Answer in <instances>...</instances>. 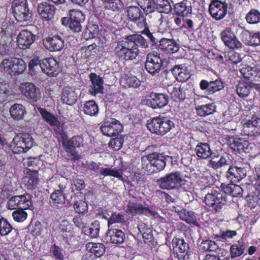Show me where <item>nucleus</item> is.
Instances as JSON below:
<instances>
[{"label":"nucleus","mask_w":260,"mask_h":260,"mask_svg":"<svg viewBox=\"0 0 260 260\" xmlns=\"http://www.w3.org/2000/svg\"><path fill=\"white\" fill-rule=\"evenodd\" d=\"M204 201L207 206L214 207L218 211L226 204L228 201L227 196L223 190L219 192H212L206 195Z\"/></svg>","instance_id":"10"},{"label":"nucleus","mask_w":260,"mask_h":260,"mask_svg":"<svg viewBox=\"0 0 260 260\" xmlns=\"http://www.w3.org/2000/svg\"><path fill=\"white\" fill-rule=\"evenodd\" d=\"M174 9L177 15H181L186 17L191 12V7L187 0H183L180 3L176 4Z\"/></svg>","instance_id":"38"},{"label":"nucleus","mask_w":260,"mask_h":260,"mask_svg":"<svg viewBox=\"0 0 260 260\" xmlns=\"http://www.w3.org/2000/svg\"><path fill=\"white\" fill-rule=\"evenodd\" d=\"M38 111L43 119L52 127L56 134L59 135L58 137L61 139L62 146L65 147V132L63 128V124L60 125L57 117L46 109L40 108L38 109Z\"/></svg>","instance_id":"8"},{"label":"nucleus","mask_w":260,"mask_h":260,"mask_svg":"<svg viewBox=\"0 0 260 260\" xmlns=\"http://www.w3.org/2000/svg\"><path fill=\"white\" fill-rule=\"evenodd\" d=\"M174 127V122L167 117H156L147 121V127L152 133L164 135Z\"/></svg>","instance_id":"3"},{"label":"nucleus","mask_w":260,"mask_h":260,"mask_svg":"<svg viewBox=\"0 0 260 260\" xmlns=\"http://www.w3.org/2000/svg\"><path fill=\"white\" fill-rule=\"evenodd\" d=\"M141 32L145 35L149 39L150 42L152 43V46H157L159 44V39L156 37L157 34L155 32H151L148 27L146 25L142 29L140 30Z\"/></svg>","instance_id":"50"},{"label":"nucleus","mask_w":260,"mask_h":260,"mask_svg":"<svg viewBox=\"0 0 260 260\" xmlns=\"http://www.w3.org/2000/svg\"><path fill=\"white\" fill-rule=\"evenodd\" d=\"M90 252L95 255L96 257H100L104 254L105 248L102 243H93L90 250Z\"/></svg>","instance_id":"57"},{"label":"nucleus","mask_w":260,"mask_h":260,"mask_svg":"<svg viewBox=\"0 0 260 260\" xmlns=\"http://www.w3.org/2000/svg\"><path fill=\"white\" fill-rule=\"evenodd\" d=\"M146 105L152 109L161 108L168 105L169 101L167 94L151 92L145 97Z\"/></svg>","instance_id":"11"},{"label":"nucleus","mask_w":260,"mask_h":260,"mask_svg":"<svg viewBox=\"0 0 260 260\" xmlns=\"http://www.w3.org/2000/svg\"><path fill=\"white\" fill-rule=\"evenodd\" d=\"M139 6L141 9L143 10V11L146 14L153 13L154 16H156L158 18V23L161 24L163 21L162 15L160 13V11L155 12V10L157 9V6L154 0H147L144 2L143 6L140 5L139 4Z\"/></svg>","instance_id":"29"},{"label":"nucleus","mask_w":260,"mask_h":260,"mask_svg":"<svg viewBox=\"0 0 260 260\" xmlns=\"http://www.w3.org/2000/svg\"><path fill=\"white\" fill-rule=\"evenodd\" d=\"M12 40L13 38L11 34L3 31V30L0 31V44L5 45L8 48L9 45Z\"/></svg>","instance_id":"58"},{"label":"nucleus","mask_w":260,"mask_h":260,"mask_svg":"<svg viewBox=\"0 0 260 260\" xmlns=\"http://www.w3.org/2000/svg\"><path fill=\"white\" fill-rule=\"evenodd\" d=\"M245 249V243L242 240L232 245L230 247L231 258H234L242 255L244 252Z\"/></svg>","instance_id":"42"},{"label":"nucleus","mask_w":260,"mask_h":260,"mask_svg":"<svg viewBox=\"0 0 260 260\" xmlns=\"http://www.w3.org/2000/svg\"><path fill=\"white\" fill-rule=\"evenodd\" d=\"M25 112V108L22 104H15L10 108L11 116L17 120L22 119Z\"/></svg>","instance_id":"44"},{"label":"nucleus","mask_w":260,"mask_h":260,"mask_svg":"<svg viewBox=\"0 0 260 260\" xmlns=\"http://www.w3.org/2000/svg\"><path fill=\"white\" fill-rule=\"evenodd\" d=\"M139 46L147 48L148 42L140 35L127 36L123 40L117 43L114 49L115 55L121 60H133L139 54Z\"/></svg>","instance_id":"1"},{"label":"nucleus","mask_w":260,"mask_h":260,"mask_svg":"<svg viewBox=\"0 0 260 260\" xmlns=\"http://www.w3.org/2000/svg\"><path fill=\"white\" fill-rule=\"evenodd\" d=\"M40 63L41 61L38 56H35L30 60L28 64L29 72L30 74H35L37 71H39L41 69Z\"/></svg>","instance_id":"53"},{"label":"nucleus","mask_w":260,"mask_h":260,"mask_svg":"<svg viewBox=\"0 0 260 260\" xmlns=\"http://www.w3.org/2000/svg\"><path fill=\"white\" fill-rule=\"evenodd\" d=\"M196 110L198 115L205 117L213 114L216 110V105L214 103L198 105L196 107Z\"/></svg>","instance_id":"34"},{"label":"nucleus","mask_w":260,"mask_h":260,"mask_svg":"<svg viewBox=\"0 0 260 260\" xmlns=\"http://www.w3.org/2000/svg\"><path fill=\"white\" fill-rule=\"evenodd\" d=\"M123 126L117 120L112 119L110 121L104 122L101 127L103 134L108 137H114L118 135L122 131Z\"/></svg>","instance_id":"17"},{"label":"nucleus","mask_w":260,"mask_h":260,"mask_svg":"<svg viewBox=\"0 0 260 260\" xmlns=\"http://www.w3.org/2000/svg\"><path fill=\"white\" fill-rule=\"evenodd\" d=\"M82 110L83 112L89 116H94L99 112V107L94 101L90 100L85 102Z\"/></svg>","instance_id":"41"},{"label":"nucleus","mask_w":260,"mask_h":260,"mask_svg":"<svg viewBox=\"0 0 260 260\" xmlns=\"http://www.w3.org/2000/svg\"><path fill=\"white\" fill-rule=\"evenodd\" d=\"M69 204L73 206L76 212L79 214H84L88 211L87 203L77 196L72 197Z\"/></svg>","instance_id":"32"},{"label":"nucleus","mask_w":260,"mask_h":260,"mask_svg":"<svg viewBox=\"0 0 260 260\" xmlns=\"http://www.w3.org/2000/svg\"><path fill=\"white\" fill-rule=\"evenodd\" d=\"M100 232V222L95 220L91 223L90 226H86L84 232L85 235L88 236L91 238H97Z\"/></svg>","instance_id":"46"},{"label":"nucleus","mask_w":260,"mask_h":260,"mask_svg":"<svg viewBox=\"0 0 260 260\" xmlns=\"http://www.w3.org/2000/svg\"><path fill=\"white\" fill-rule=\"evenodd\" d=\"M209 86V92L211 93L219 91L224 87L223 84L220 79L210 81V86Z\"/></svg>","instance_id":"63"},{"label":"nucleus","mask_w":260,"mask_h":260,"mask_svg":"<svg viewBox=\"0 0 260 260\" xmlns=\"http://www.w3.org/2000/svg\"><path fill=\"white\" fill-rule=\"evenodd\" d=\"M25 209L18 208L12 213V217L14 220L17 222H23L27 216V213L24 211Z\"/></svg>","instance_id":"54"},{"label":"nucleus","mask_w":260,"mask_h":260,"mask_svg":"<svg viewBox=\"0 0 260 260\" xmlns=\"http://www.w3.org/2000/svg\"><path fill=\"white\" fill-rule=\"evenodd\" d=\"M232 145V148L235 151L237 150L240 152L244 151L245 148L247 147V142L242 139H235Z\"/></svg>","instance_id":"62"},{"label":"nucleus","mask_w":260,"mask_h":260,"mask_svg":"<svg viewBox=\"0 0 260 260\" xmlns=\"http://www.w3.org/2000/svg\"><path fill=\"white\" fill-rule=\"evenodd\" d=\"M221 187L226 195L229 194L233 197L241 196L243 192L242 188L240 185L235 184H221Z\"/></svg>","instance_id":"35"},{"label":"nucleus","mask_w":260,"mask_h":260,"mask_svg":"<svg viewBox=\"0 0 260 260\" xmlns=\"http://www.w3.org/2000/svg\"><path fill=\"white\" fill-rule=\"evenodd\" d=\"M83 139L81 136H75L68 141L66 144V152L69 157L74 160H78L80 156L76 151V148H79L83 145Z\"/></svg>","instance_id":"19"},{"label":"nucleus","mask_w":260,"mask_h":260,"mask_svg":"<svg viewBox=\"0 0 260 260\" xmlns=\"http://www.w3.org/2000/svg\"><path fill=\"white\" fill-rule=\"evenodd\" d=\"M172 157L165 155L163 153L152 152L141 158V164L143 169L148 173L160 172L163 170L167 161L172 160Z\"/></svg>","instance_id":"2"},{"label":"nucleus","mask_w":260,"mask_h":260,"mask_svg":"<svg viewBox=\"0 0 260 260\" xmlns=\"http://www.w3.org/2000/svg\"><path fill=\"white\" fill-rule=\"evenodd\" d=\"M125 85L128 87L137 88L141 84L140 80L136 76L127 77L124 79Z\"/></svg>","instance_id":"59"},{"label":"nucleus","mask_w":260,"mask_h":260,"mask_svg":"<svg viewBox=\"0 0 260 260\" xmlns=\"http://www.w3.org/2000/svg\"><path fill=\"white\" fill-rule=\"evenodd\" d=\"M9 94L10 90L8 84L4 81L0 80V98L3 100H6Z\"/></svg>","instance_id":"60"},{"label":"nucleus","mask_w":260,"mask_h":260,"mask_svg":"<svg viewBox=\"0 0 260 260\" xmlns=\"http://www.w3.org/2000/svg\"><path fill=\"white\" fill-rule=\"evenodd\" d=\"M34 141L28 133H19L14 137L11 143V149L15 154L26 152L33 145Z\"/></svg>","instance_id":"5"},{"label":"nucleus","mask_w":260,"mask_h":260,"mask_svg":"<svg viewBox=\"0 0 260 260\" xmlns=\"http://www.w3.org/2000/svg\"><path fill=\"white\" fill-rule=\"evenodd\" d=\"M240 72L246 80H257L260 78V69L257 67L245 66L240 69Z\"/></svg>","instance_id":"31"},{"label":"nucleus","mask_w":260,"mask_h":260,"mask_svg":"<svg viewBox=\"0 0 260 260\" xmlns=\"http://www.w3.org/2000/svg\"><path fill=\"white\" fill-rule=\"evenodd\" d=\"M123 142L124 139L122 136L112 139L108 144L109 147L115 151L119 150L122 148Z\"/></svg>","instance_id":"56"},{"label":"nucleus","mask_w":260,"mask_h":260,"mask_svg":"<svg viewBox=\"0 0 260 260\" xmlns=\"http://www.w3.org/2000/svg\"><path fill=\"white\" fill-rule=\"evenodd\" d=\"M168 91L171 94V99L175 102H181L185 98V93L180 87H170Z\"/></svg>","instance_id":"45"},{"label":"nucleus","mask_w":260,"mask_h":260,"mask_svg":"<svg viewBox=\"0 0 260 260\" xmlns=\"http://www.w3.org/2000/svg\"><path fill=\"white\" fill-rule=\"evenodd\" d=\"M179 45L174 40L161 38L159 41V44L156 46V48L159 51L167 53L173 54L178 51Z\"/></svg>","instance_id":"21"},{"label":"nucleus","mask_w":260,"mask_h":260,"mask_svg":"<svg viewBox=\"0 0 260 260\" xmlns=\"http://www.w3.org/2000/svg\"><path fill=\"white\" fill-rule=\"evenodd\" d=\"M90 79L93 87L90 90V93L95 95L97 93H102L103 89V80L101 77L95 73H91Z\"/></svg>","instance_id":"33"},{"label":"nucleus","mask_w":260,"mask_h":260,"mask_svg":"<svg viewBox=\"0 0 260 260\" xmlns=\"http://www.w3.org/2000/svg\"><path fill=\"white\" fill-rule=\"evenodd\" d=\"M125 222L124 218L123 215L120 214L119 213H113L112 214L111 216L108 221V228L113 226L112 225L116 223H123Z\"/></svg>","instance_id":"55"},{"label":"nucleus","mask_w":260,"mask_h":260,"mask_svg":"<svg viewBox=\"0 0 260 260\" xmlns=\"http://www.w3.org/2000/svg\"><path fill=\"white\" fill-rule=\"evenodd\" d=\"M69 20H68L69 27L74 32H79L81 30L80 21L83 19L82 12L78 10H71L69 13Z\"/></svg>","instance_id":"25"},{"label":"nucleus","mask_w":260,"mask_h":260,"mask_svg":"<svg viewBox=\"0 0 260 260\" xmlns=\"http://www.w3.org/2000/svg\"><path fill=\"white\" fill-rule=\"evenodd\" d=\"M52 200V204L58 208L63 207L65 203V195L63 190L61 189L55 190L50 196Z\"/></svg>","instance_id":"37"},{"label":"nucleus","mask_w":260,"mask_h":260,"mask_svg":"<svg viewBox=\"0 0 260 260\" xmlns=\"http://www.w3.org/2000/svg\"><path fill=\"white\" fill-rule=\"evenodd\" d=\"M172 243L174 257L178 260H187L189 249L188 244L184 239L178 238L173 239Z\"/></svg>","instance_id":"14"},{"label":"nucleus","mask_w":260,"mask_h":260,"mask_svg":"<svg viewBox=\"0 0 260 260\" xmlns=\"http://www.w3.org/2000/svg\"><path fill=\"white\" fill-rule=\"evenodd\" d=\"M0 235L7 236V240L9 243H13L18 238V233L16 229H14L8 220L4 218L0 219Z\"/></svg>","instance_id":"15"},{"label":"nucleus","mask_w":260,"mask_h":260,"mask_svg":"<svg viewBox=\"0 0 260 260\" xmlns=\"http://www.w3.org/2000/svg\"><path fill=\"white\" fill-rule=\"evenodd\" d=\"M195 152L199 157L204 159L211 158L213 154L210 145L207 143H198L196 146Z\"/></svg>","instance_id":"30"},{"label":"nucleus","mask_w":260,"mask_h":260,"mask_svg":"<svg viewBox=\"0 0 260 260\" xmlns=\"http://www.w3.org/2000/svg\"><path fill=\"white\" fill-rule=\"evenodd\" d=\"M179 215L180 218L186 223L189 224H195L197 222V218L194 212L191 211L183 209L179 211H176Z\"/></svg>","instance_id":"43"},{"label":"nucleus","mask_w":260,"mask_h":260,"mask_svg":"<svg viewBox=\"0 0 260 260\" xmlns=\"http://www.w3.org/2000/svg\"><path fill=\"white\" fill-rule=\"evenodd\" d=\"M113 228H109L106 235L107 240L114 244L122 243L125 239L124 233L121 230Z\"/></svg>","instance_id":"28"},{"label":"nucleus","mask_w":260,"mask_h":260,"mask_svg":"<svg viewBox=\"0 0 260 260\" xmlns=\"http://www.w3.org/2000/svg\"><path fill=\"white\" fill-rule=\"evenodd\" d=\"M239 38L246 45H249L251 32L249 31L241 28L239 30Z\"/></svg>","instance_id":"64"},{"label":"nucleus","mask_w":260,"mask_h":260,"mask_svg":"<svg viewBox=\"0 0 260 260\" xmlns=\"http://www.w3.org/2000/svg\"><path fill=\"white\" fill-rule=\"evenodd\" d=\"M246 21L251 24L260 22V12L256 9H251L246 15Z\"/></svg>","instance_id":"49"},{"label":"nucleus","mask_w":260,"mask_h":260,"mask_svg":"<svg viewBox=\"0 0 260 260\" xmlns=\"http://www.w3.org/2000/svg\"><path fill=\"white\" fill-rule=\"evenodd\" d=\"M221 39L225 46L230 48H241L242 44L237 39L230 27H226L220 34Z\"/></svg>","instance_id":"16"},{"label":"nucleus","mask_w":260,"mask_h":260,"mask_svg":"<svg viewBox=\"0 0 260 260\" xmlns=\"http://www.w3.org/2000/svg\"><path fill=\"white\" fill-rule=\"evenodd\" d=\"M44 43L45 47L51 51H59L64 46V40L58 35L46 38Z\"/></svg>","instance_id":"26"},{"label":"nucleus","mask_w":260,"mask_h":260,"mask_svg":"<svg viewBox=\"0 0 260 260\" xmlns=\"http://www.w3.org/2000/svg\"><path fill=\"white\" fill-rule=\"evenodd\" d=\"M127 13L128 21L132 22V29L134 32H140L147 25L146 18L138 7H128Z\"/></svg>","instance_id":"6"},{"label":"nucleus","mask_w":260,"mask_h":260,"mask_svg":"<svg viewBox=\"0 0 260 260\" xmlns=\"http://www.w3.org/2000/svg\"><path fill=\"white\" fill-rule=\"evenodd\" d=\"M228 4L226 1L212 0L209 6V12L213 18L216 20L223 19L227 13Z\"/></svg>","instance_id":"12"},{"label":"nucleus","mask_w":260,"mask_h":260,"mask_svg":"<svg viewBox=\"0 0 260 260\" xmlns=\"http://www.w3.org/2000/svg\"><path fill=\"white\" fill-rule=\"evenodd\" d=\"M36 36L27 30H21L17 37L19 48L25 49L29 47L35 40Z\"/></svg>","instance_id":"24"},{"label":"nucleus","mask_w":260,"mask_h":260,"mask_svg":"<svg viewBox=\"0 0 260 260\" xmlns=\"http://www.w3.org/2000/svg\"><path fill=\"white\" fill-rule=\"evenodd\" d=\"M243 128L248 136L260 135V118L257 116H253L250 119L246 120L243 123Z\"/></svg>","instance_id":"22"},{"label":"nucleus","mask_w":260,"mask_h":260,"mask_svg":"<svg viewBox=\"0 0 260 260\" xmlns=\"http://www.w3.org/2000/svg\"><path fill=\"white\" fill-rule=\"evenodd\" d=\"M162 65V61L157 53L151 52L147 55L145 68L151 75L154 76L158 74Z\"/></svg>","instance_id":"13"},{"label":"nucleus","mask_w":260,"mask_h":260,"mask_svg":"<svg viewBox=\"0 0 260 260\" xmlns=\"http://www.w3.org/2000/svg\"><path fill=\"white\" fill-rule=\"evenodd\" d=\"M32 196L26 193L19 196L12 197L7 204L9 209L13 210L16 208L21 209L32 210Z\"/></svg>","instance_id":"9"},{"label":"nucleus","mask_w":260,"mask_h":260,"mask_svg":"<svg viewBox=\"0 0 260 260\" xmlns=\"http://www.w3.org/2000/svg\"><path fill=\"white\" fill-rule=\"evenodd\" d=\"M13 15L18 22H30L32 20V14L28 8L22 11L13 13Z\"/></svg>","instance_id":"39"},{"label":"nucleus","mask_w":260,"mask_h":260,"mask_svg":"<svg viewBox=\"0 0 260 260\" xmlns=\"http://www.w3.org/2000/svg\"><path fill=\"white\" fill-rule=\"evenodd\" d=\"M127 212L134 216L137 214H142L150 212L149 209L143 207L141 204L134 202H129L127 205Z\"/></svg>","instance_id":"36"},{"label":"nucleus","mask_w":260,"mask_h":260,"mask_svg":"<svg viewBox=\"0 0 260 260\" xmlns=\"http://www.w3.org/2000/svg\"><path fill=\"white\" fill-rule=\"evenodd\" d=\"M37 11L40 18L43 21H48L53 18L55 8L53 5L47 2H43L38 4Z\"/></svg>","instance_id":"23"},{"label":"nucleus","mask_w":260,"mask_h":260,"mask_svg":"<svg viewBox=\"0 0 260 260\" xmlns=\"http://www.w3.org/2000/svg\"><path fill=\"white\" fill-rule=\"evenodd\" d=\"M104 6L113 11H118L122 8V3L120 0H102Z\"/></svg>","instance_id":"48"},{"label":"nucleus","mask_w":260,"mask_h":260,"mask_svg":"<svg viewBox=\"0 0 260 260\" xmlns=\"http://www.w3.org/2000/svg\"><path fill=\"white\" fill-rule=\"evenodd\" d=\"M200 247L205 251L216 252L219 250L217 243L211 240H203L200 244Z\"/></svg>","instance_id":"47"},{"label":"nucleus","mask_w":260,"mask_h":260,"mask_svg":"<svg viewBox=\"0 0 260 260\" xmlns=\"http://www.w3.org/2000/svg\"><path fill=\"white\" fill-rule=\"evenodd\" d=\"M183 181L182 176L179 171L167 174L156 181L159 187L164 190H171L179 186Z\"/></svg>","instance_id":"7"},{"label":"nucleus","mask_w":260,"mask_h":260,"mask_svg":"<svg viewBox=\"0 0 260 260\" xmlns=\"http://www.w3.org/2000/svg\"><path fill=\"white\" fill-rule=\"evenodd\" d=\"M101 174L103 176H111L120 179L123 178L122 175L117 171L110 169V168H102L101 170Z\"/></svg>","instance_id":"61"},{"label":"nucleus","mask_w":260,"mask_h":260,"mask_svg":"<svg viewBox=\"0 0 260 260\" xmlns=\"http://www.w3.org/2000/svg\"><path fill=\"white\" fill-rule=\"evenodd\" d=\"M38 176L37 172H34L31 174L25 176L23 178V182L28 190L35 189L38 184Z\"/></svg>","instance_id":"40"},{"label":"nucleus","mask_w":260,"mask_h":260,"mask_svg":"<svg viewBox=\"0 0 260 260\" xmlns=\"http://www.w3.org/2000/svg\"><path fill=\"white\" fill-rule=\"evenodd\" d=\"M20 88L22 94L33 102H37L41 97L40 89L31 83L21 84Z\"/></svg>","instance_id":"20"},{"label":"nucleus","mask_w":260,"mask_h":260,"mask_svg":"<svg viewBox=\"0 0 260 260\" xmlns=\"http://www.w3.org/2000/svg\"><path fill=\"white\" fill-rule=\"evenodd\" d=\"M28 4L26 0H14L12 4V13L26 9Z\"/></svg>","instance_id":"52"},{"label":"nucleus","mask_w":260,"mask_h":260,"mask_svg":"<svg viewBox=\"0 0 260 260\" xmlns=\"http://www.w3.org/2000/svg\"><path fill=\"white\" fill-rule=\"evenodd\" d=\"M251 90V86L245 83H239L237 86V93L240 97L247 96Z\"/></svg>","instance_id":"51"},{"label":"nucleus","mask_w":260,"mask_h":260,"mask_svg":"<svg viewBox=\"0 0 260 260\" xmlns=\"http://www.w3.org/2000/svg\"><path fill=\"white\" fill-rule=\"evenodd\" d=\"M40 67L44 73L51 76L57 75L61 71L58 62L51 57L43 59Z\"/></svg>","instance_id":"18"},{"label":"nucleus","mask_w":260,"mask_h":260,"mask_svg":"<svg viewBox=\"0 0 260 260\" xmlns=\"http://www.w3.org/2000/svg\"><path fill=\"white\" fill-rule=\"evenodd\" d=\"M26 69V63L20 58L10 57L5 58L0 64V69L11 76L22 74Z\"/></svg>","instance_id":"4"},{"label":"nucleus","mask_w":260,"mask_h":260,"mask_svg":"<svg viewBox=\"0 0 260 260\" xmlns=\"http://www.w3.org/2000/svg\"><path fill=\"white\" fill-rule=\"evenodd\" d=\"M246 175V170L242 167L232 166L226 172V178L232 182H237L241 180Z\"/></svg>","instance_id":"27"}]
</instances>
